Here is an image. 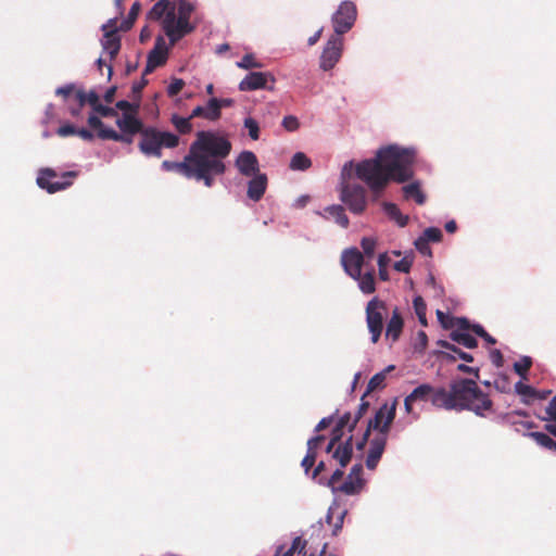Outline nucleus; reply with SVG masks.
I'll return each mask as SVG.
<instances>
[{
	"label": "nucleus",
	"mask_w": 556,
	"mask_h": 556,
	"mask_svg": "<svg viewBox=\"0 0 556 556\" xmlns=\"http://www.w3.org/2000/svg\"><path fill=\"white\" fill-rule=\"evenodd\" d=\"M138 105H135L126 100H121L116 103V109L124 111V113H129L136 111Z\"/></svg>",
	"instance_id": "nucleus-59"
},
{
	"label": "nucleus",
	"mask_w": 556,
	"mask_h": 556,
	"mask_svg": "<svg viewBox=\"0 0 556 556\" xmlns=\"http://www.w3.org/2000/svg\"><path fill=\"white\" fill-rule=\"evenodd\" d=\"M190 115L188 117H181L177 114H173L170 123L180 135H187L192 131V123Z\"/></svg>",
	"instance_id": "nucleus-31"
},
{
	"label": "nucleus",
	"mask_w": 556,
	"mask_h": 556,
	"mask_svg": "<svg viewBox=\"0 0 556 556\" xmlns=\"http://www.w3.org/2000/svg\"><path fill=\"white\" fill-rule=\"evenodd\" d=\"M333 421V418L332 416H329V417H325L323 418L318 424L317 426L315 427V431L316 432H320L325 429H327Z\"/></svg>",
	"instance_id": "nucleus-64"
},
{
	"label": "nucleus",
	"mask_w": 556,
	"mask_h": 556,
	"mask_svg": "<svg viewBox=\"0 0 556 556\" xmlns=\"http://www.w3.org/2000/svg\"><path fill=\"white\" fill-rule=\"evenodd\" d=\"M222 113L218 111L217 98H211L205 106H197L192 110L190 118L202 117L211 122L219 119Z\"/></svg>",
	"instance_id": "nucleus-20"
},
{
	"label": "nucleus",
	"mask_w": 556,
	"mask_h": 556,
	"mask_svg": "<svg viewBox=\"0 0 556 556\" xmlns=\"http://www.w3.org/2000/svg\"><path fill=\"white\" fill-rule=\"evenodd\" d=\"M396 405L397 401L394 399L390 405L386 403L376 412L375 416L368 420L362 439L356 443L357 450L363 451L365 448L371 430L378 431L377 435L388 438L390 427L395 418Z\"/></svg>",
	"instance_id": "nucleus-6"
},
{
	"label": "nucleus",
	"mask_w": 556,
	"mask_h": 556,
	"mask_svg": "<svg viewBox=\"0 0 556 556\" xmlns=\"http://www.w3.org/2000/svg\"><path fill=\"white\" fill-rule=\"evenodd\" d=\"M361 245L363 248L365 256H367L368 258H372L376 249V240L370 237L363 238Z\"/></svg>",
	"instance_id": "nucleus-43"
},
{
	"label": "nucleus",
	"mask_w": 556,
	"mask_h": 556,
	"mask_svg": "<svg viewBox=\"0 0 556 556\" xmlns=\"http://www.w3.org/2000/svg\"><path fill=\"white\" fill-rule=\"evenodd\" d=\"M93 111L96 113H98L99 115H101L102 117H115L117 116V112L115 109L113 108H110V106H105L101 103H99L94 109Z\"/></svg>",
	"instance_id": "nucleus-52"
},
{
	"label": "nucleus",
	"mask_w": 556,
	"mask_h": 556,
	"mask_svg": "<svg viewBox=\"0 0 556 556\" xmlns=\"http://www.w3.org/2000/svg\"><path fill=\"white\" fill-rule=\"evenodd\" d=\"M352 416L351 413H345L343 416L340 417V419L337 422V427L339 428H345L348 427L350 429V425L352 424Z\"/></svg>",
	"instance_id": "nucleus-63"
},
{
	"label": "nucleus",
	"mask_w": 556,
	"mask_h": 556,
	"mask_svg": "<svg viewBox=\"0 0 556 556\" xmlns=\"http://www.w3.org/2000/svg\"><path fill=\"white\" fill-rule=\"evenodd\" d=\"M275 77L268 72H251L239 84L241 91L274 90Z\"/></svg>",
	"instance_id": "nucleus-13"
},
{
	"label": "nucleus",
	"mask_w": 556,
	"mask_h": 556,
	"mask_svg": "<svg viewBox=\"0 0 556 556\" xmlns=\"http://www.w3.org/2000/svg\"><path fill=\"white\" fill-rule=\"evenodd\" d=\"M546 413L549 416L552 422H556V395L551 400L546 407Z\"/></svg>",
	"instance_id": "nucleus-62"
},
{
	"label": "nucleus",
	"mask_w": 556,
	"mask_h": 556,
	"mask_svg": "<svg viewBox=\"0 0 556 556\" xmlns=\"http://www.w3.org/2000/svg\"><path fill=\"white\" fill-rule=\"evenodd\" d=\"M338 489V492L346 495H354L361 492L363 485L362 483H358L354 478H350V476H348L346 480L339 484Z\"/></svg>",
	"instance_id": "nucleus-36"
},
{
	"label": "nucleus",
	"mask_w": 556,
	"mask_h": 556,
	"mask_svg": "<svg viewBox=\"0 0 556 556\" xmlns=\"http://www.w3.org/2000/svg\"><path fill=\"white\" fill-rule=\"evenodd\" d=\"M415 313L418 317L419 323L422 326H427L426 311L427 305L421 296H416L413 301Z\"/></svg>",
	"instance_id": "nucleus-40"
},
{
	"label": "nucleus",
	"mask_w": 556,
	"mask_h": 556,
	"mask_svg": "<svg viewBox=\"0 0 556 556\" xmlns=\"http://www.w3.org/2000/svg\"><path fill=\"white\" fill-rule=\"evenodd\" d=\"M236 166L245 177H252L260 173L258 160L252 151H242L236 160Z\"/></svg>",
	"instance_id": "nucleus-17"
},
{
	"label": "nucleus",
	"mask_w": 556,
	"mask_h": 556,
	"mask_svg": "<svg viewBox=\"0 0 556 556\" xmlns=\"http://www.w3.org/2000/svg\"><path fill=\"white\" fill-rule=\"evenodd\" d=\"M244 127L248 129L251 139L257 140L260 138L258 123L254 118L247 117L244 119Z\"/></svg>",
	"instance_id": "nucleus-42"
},
{
	"label": "nucleus",
	"mask_w": 556,
	"mask_h": 556,
	"mask_svg": "<svg viewBox=\"0 0 556 556\" xmlns=\"http://www.w3.org/2000/svg\"><path fill=\"white\" fill-rule=\"evenodd\" d=\"M415 152L397 146H388L377 151L372 159L356 165V176L379 198L390 181L405 182L414 176Z\"/></svg>",
	"instance_id": "nucleus-1"
},
{
	"label": "nucleus",
	"mask_w": 556,
	"mask_h": 556,
	"mask_svg": "<svg viewBox=\"0 0 556 556\" xmlns=\"http://www.w3.org/2000/svg\"><path fill=\"white\" fill-rule=\"evenodd\" d=\"M440 391L439 388H434L429 383H422L415 388L410 393V400H414L415 402H428L430 401L433 405V401L437 397L438 392Z\"/></svg>",
	"instance_id": "nucleus-24"
},
{
	"label": "nucleus",
	"mask_w": 556,
	"mask_h": 556,
	"mask_svg": "<svg viewBox=\"0 0 556 556\" xmlns=\"http://www.w3.org/2000/svg\"><path fill=\"white\" fill-rule=\"evenodd\" d=\"M341 263L351 278H359V273L365 265L364 255L357 249L345 250L342 253Z\"/></svg>",
	"instance_id": "nucleus-16"
},
{
	"label": "nucleus",
	"mask_w": 556,
	"mask_h": 556,
	"mask_svg": "<svg viewBox=\"0 0 556 556\" xmlns=\"http://www.w3.org/2000/svg\"><path fill=\"white\" fill-rule=\"evenodd\" d=\"M404 327L403 317L397 307L392 311L386 328V338H391L393 342L397 341Z\"/></svg>",
	"instance_id": "nucleus-23"
},
{
	"label": "nucleus",
	"mask_w": 556,
	"mask_h": 556,
	"mask_svg": "<svg viewBox=\"0 0 556 556\" xmlns=\"http://www.w3.org/2000/svg\"><path fill=\"white\" fill-rule=\"evenodd\" d=\"M403 193L406 199H415L416 203L421 205L426 201V195L420 190L417 182H413L403 187Z\"/></svg>",
	"instance_id": "nucleus-34"
},
{
	"label": "nucleus",
	"mask_w": 556,
	"mask_h": 556,
	"mask_svg": "<svg viewBox=\"0 0 556 556\" xmlns=\"http://www.w3.org/2000/svg\"><path fill=\"white\" fill-rule=\"evenodd\" d=\"M353 455V435H350L344 442L338 443L332 453V457L338 460L342 468L346 467Z\"/></svg>",
	"instance_id": "nucleus-22"
},
{
	"label": "nucleus",
	"mask_w": 556,
	"mask_h": 556,
	"mask_svg": "<svg viewBox=\"0 0 556 556\" xmlns=\"http://www.w3.org/2000/svg\"><path fill=\"white\" fill-rule=\"evenodd\" d=\"M195 5L188 0H159L147 13V20L161 21L162 28L170 46L195 29L190 22Z\"/></svg>",
	"instance_id": "nucleus-3"
},
{
	"label": "nucleus",
	"mask_w": 556,
	"mask_h": 556,
	"mask_svg": "<svg viewBox=\"0 0 556 556\" xmlns=\"http://www.w3.org/2000/svg\"><path fill=\"white\" fill-rule=\"evenodd\" d=\"M412 265L413 260L408 256H405L394 264V269L400 273H408L410 270Z\"/></svg>",
	"instance_id": "nucleus-53"
},
{
	"label": "nucleus",
	"mask_w": 556,
	"mask_h": 556,
	"mask_svg": "<svg viewBox=\"0 0 556 556\" xmlns=\"http://www.w3.org/2000/svg\"><path fill=\"white\" fill-rule=\"evenodd\" d=\"M117 127L121 131H127L130 134H140L143 131L146 126L137 118L132 113H124L121 118L116 121Z\"/></svg>",
	"instance_id": "nucleus-21"
},
{
	"label": "nucleus",
	"mask_w": 556,
	"mask_h": 556,
	"mask_svg": "<svg viewBox=\"0 0 556 556\" xmlns=\"http://www.w3.org/2000/svg\"><path fill=\"white\" fill-rule=\"evenodd\" d=\"M386 312V303L378 298H372L366 305V323L372 343H377L381 337Z\"/></svg>",
	"instance_id": "nucleus-9"
},
{
	"label": "nucleus",
	"mask_w": 556,
	"mask_h": 556,
	"mask_svg": "<svg viewBox=\"0 0 556 556\" xmlns=\"http://www.w3.org/2000/svg\"><path fill=\"white\" fill-rule=\"evenodd\" d=\"M237 66L240 68H252V67H260L261 64L254 61V56L252 54H245L241 61L237 63Z\"/></svg>",
	"instance_id": "nucleus-51"
},
{
	"label": "nucleus",
	"mask_w": 556,
	"mask_h": 556,
	"mask_svg": "<svg viewBox=\"0 0 556 556\" xmlns=\"http://www.w3.org/2000/svg\"><path fill=\"white\" fill-rule=\"evenodd\" d=\"M357 16V9L354 2L343 1L333 13L331 22L333 25V35L342 37L354 25Z\"/></svg>",
	"instance_id": "nucleus-10"
},
{
	"label": "nucleus",
	"mask_w": 556,
	"mask_h": 556,
	"mask_svg": "<svg viewBox=\"0 0 556 556\" xmlns=\"http://www.w3.org/2000/svg\"><path fill=\"white\" fill-rule=\"evenodd\" d=\"M325 213H327L330 217L334 219V222L340 225L342 228H348L350 220L345 214V210L341 205H330L325 208Z\"/></svg>",
	"instance_id": "nucleus-29"
},
{
	"label": "nucleus",
	"mask_w": 556,
	"mask_h": 556,
	"mask_svg": "<svg viewBox=\"0 0 556 556\" xmlns=\"http://www.w3.org/2000/svg\"><path fill=\"white\" fill-rule=\"evenodd\" d=\"M134 135L127 131H122V134L115 131L114 129H101L98 132V137L103 140H113L117 142H123L126 144H130L134 141Z\"/></svg>",
	"instance_id": "nucleus-26"
},
{
	"label": "nucleus",
	"mask_w": 556,
	"mask_h": 556,
	"mask_svg": "<svg viewBox=\"0 0 556 556\" xmlns=\"http://www.w3.org/2000/svg\"><path fill=\"white\" fill-rule=\"evenodd\" d=\"M350 478H354L358 483H362L364 486V479H363V465L362 464H355L349 473Z\"/></svg>",
	"instance_id": "nucleus-56"
},
{
	"label": "nucleus",
	"mask_w": 556,
	"mask_h": 556,
	"mask_svg": "<svg viewBox=\"0 0 556 556\" xmlns=\"http://www.w3.org/2000/svg\"><path fill=\"white\" fill-rule=\"evenodd\" d=\"M515 391L519 394V395H522V396H530V397H534L536 396V391L534 388H532L531 386L529 384H525L523 382L521 381H518L516 384H515Z\"/></svg>",
	"instance_id": "nucleus-46"
},
{
	"label": "nucleus",
	"mask_w": 556,
	"mask_h": 556,
	"mask_svg": "<svg viewBox=\"0 0 556 556\" xmlns=\"http://www.w3.org/2000/svg\"><path fill=\"white\" fill-rule=\"evenodd\" d=\"M343 475H344V472H343L342 467H341L340 469L334 470L329 479L324 480V478H320L319 479V483L329 486L332 490V492L336 493V492L339 491V489H338L339 484L338 483L343 478Z\"/></svg>",
	"instance_id": "nucleus-41"
},
{
	"label": "nucleus",
	"mask_w": 556,
	"mask_h": 556,
	"mask_svg": "<svg viewBox=\"0 0 556 556\" xmlns=\"http://www.w3.org/2000/svg\"><path fill=\"white\" fill-rule=\"evenodd\" d=\"M207 150L199 152L188 179L203 181L207 188L214 184V176L224 175L226 159L231 151V142L214 131L206 132Z\"/></svg>",
	"instance_id": "nucleus-4"
},
{
	"label": "nucleus",
	"mask_w": 556,
	"mask_h": 556,
	"mask_svg": "<svg viewBox=\"0 0 556 556\" xmlns=\"http://www.w3.org/2000/svg\"><path fill=\"white\" fill-rule=\"evenodd\" d=\"M421 237L428 242H440L442 239V231L437 227H429L424 231Z\"/></svg>",
	"instance_id": "nucleus-45"
},
{
	"label": "nucleus",
	"mask_w": 556,
	"mask_h": 556,
	"mask_svg": "<svg viewBox=\"0 0 556 556\" xmlns=\"http://www.w3.org/2000/svg\"><path fill=\"white\" fill-rule=\"evenodd\" d=\"M168 47L162 36H157L153 49L149 52L143 75L151 74L156 67L166 63Z\"/></svg>",
	"instance_id": "nucleus-15"
},
{
	"label": "nucleus",
	"mask_w": 556,
	"mask_h": 556,
	"mask_svg": "<svg viewBox=\"0 0 556 556\" xmlns=\"http://www.w3.org/2000/svg\"><path fill=\"white\" fill-rule=\"evenodd\" d=\"M77 132V128L72 124H65L58 128L56 134L60 137L74 136Z\"/></svg>",
	"instance_id": "nucleus-54"
},
{
	"label": "nucleus",
	"mask_w": 556,
	"mask_h": 556,
	"mask_svg": "<svg viewBox=\"0 0 556 556\" xmlns=\"http://www.w3.org/2000/svg\"><path fill=\"white\" fill-rule=\"evenodd\" d=\"M282 126L288 131H295L300 127L298 117L293 115L285 116L282 119Z\"/></svg>",
	"instance_id": "nucleus-50"
},
{
	"label": "nucleus",
	"mask_w": 556,
	"mask_h": 556,
	"mask_svg": "<svg viewBox=\"0 0 556 556\" xmlns=\"http://www.w3.org/2000/svg\"><path fill=\"white\" fill-rule=\"evenodd\" d=\"M531 366L532 358L530 356H522L518 362L514 364V370L522 379H527V375Z\"/></svg>",
	"instance_id": "nucleus-39"
},
{
	"label": "nucleus",
	"mask_w": 556,
	"mask_h": 556,
	"mask_svg": "<svg viewBox=\"0 0 556 556\" xmlns=\"http://www.w3.org/2000/svg\"><path fill=\"white\" fill-rule=\"evenodd\" d=\"M438 345L451 351L452 353L456 354L460 359H463L465 362H468V363L473 362V357L471 354L463 352L459 348H457L456 345H454L445 340L438 341Z\"/></svg>",
	"instance_id": "nucleus-38"
},
{
	"label": "nucleus",
	"mask_w": 556,
	"mask_h": 556,
	"mask_svg": "<svg viewBox=\"0 0 556 556\" xmlns=\"http://www.w3.org/2000/svg\"><path fill=\"white\" fill-rule=\"evenodd\" d=\"M206 132L207 130H200L195 135V140L191 143L189 148L188 154L184 157L181 162H173V161H163L162 168L166 172H176L186 178L189 177L194 161L198 156L199 152H203L207 150V141H206Z\"/></svg>",
	"instance_id": "nucleus-7"
},
{
	"label": "nucleus",
	"mask_w": 556,
	"mask_h": 556,
	"mask_svg": "<svg viewBox=\"0 0 556 556\" xmlns=\"http://www.w3.org/2000/svg\"><path fill=\"white\" fill-rule=\"evenodd\" d=\"M395 367L393 365L388 366L380 372H377L374 375L370 380L368 381L366 392L364 393V396H367L369 393L381 390L386 387V379L388 372L392 371Z\"/></svg>",
	"instance_id": "nucleus-25"
},
{
	"label": "nucleus",
	"mask_w": 556,
	"mask_h": 556,
	"mask_svg": "<svg viewBox=\"0 0 556 556\" xmlns=\"http://www.w3.org/2000/svg\"><path fill=\"white\" fill-rule=\"evenodd\" d=\"M435 408L445 410H470L485 417L493 408V402L472 379L460 378L451 382L450 388L440 387L433 401Z\"/></svg>",
	"instance_id": "nucleus-2"
},
{
	"label": "nucleus",
	"mask_w": 556,
	"mask_h": 556,
	"mask_svg": "<svg viewBox=\"0 0 556 556\" xmlns=\"http://www.w3.org/2000/svg\"><path fill=\"white\" fill-rule=\"evenodd\" d=\"M341 201L354 214H362L367 206L366 190L361 185H346L341 190Z\"/></svg>",
	"instance_id": "nucleus-12"
},
{
	"label": "nucleus",
	"mask_w": 556,
	"mask_h": 556,
	"mask_svg": "<svg viewBox=\"0 0 556 556\" xmlns=\"http://www.w3.org/2000/svg\"><path fill=\"white\" fill-rule=\"evenodd\" d=\"M437 317L444 329H452L455 327V318L446 315L442 311H437Z\"/></svg>",
	"instance_id": "nucleus-48"
},
{
	"label": "nucleus",
	"mask_w": 556,
	"mask_h": 556,
	"mask_svg": "<svg viewBox=\"0 0 556 556\" xmlns=\"http://www.w3.org/2000/svg\"><path fill=\"white\" fill-rule=\"evenodd\" d=\"M343 47V37L338 35L330 36L320 55L319 66L323 71H330L336 66L342 56Z\"/></svg>",
	"instance_id": "nucleus-11"
},
{
	"label": "nucleus",
	"mask_w": 556,
	"mask_h": 556,
	"mask_svg": "<svg viewBox=\"0 0 556 556\" xmlns=\"http://www.w3.org/2000/svg\"><path fill=\"white\" fill-rule=\"evenodd\" d=\"M450 338L452 341L457 342L467 349H475L478 346L477 339L467 332L452 331Z\"/></svg>",
	"instance_id": "nucleus-32"
},
{
	"label": "nucleus",
	"mask_w": 556,
	"mask_h": 556,
	"mask_svg": "<svg viewBox=\"0 0 556 556\" xmlns=\"http://www.w3.org/2000/svg\"><path fill=\"white\" fill-rule=\"evenodd\" d=\"M364 399H365V396L363 395L362 403L359 404L358 410L355 414V416L352 420V424L350 425V432H352L356 428L357 422L365 415V413L367 412V409L369 407V403L366 402Z\"/></svg>",
	"instance_id": "nucleus-44"
},
{
	"label": "nucleus",
	"mask_w": 556,
	"mask_h": 556,
	"mask_svg": "<svg viewBox=\"0 0 556 556\" xmlns=\"http://www.w3.org/2000/svg\"><path fill=\"white\" fill-rule=\"evenodd\" d=\"M78 176L75 170L64 172L59 175L53 168H41L37 176V185L49 193H55L67 189L73 185V179Z\"/></svg>",
	"instance_id": "nucleus-8"
},
{
	"label": "nucleus",
	"mask_w": 556,
	"mask_h": 556,
	"mask_svg": "<svg viewBox=\"0 0 556 556\" xmlns=\"http://www.w3.org/2000/svg\"><path fill=\"white\" fill-rule=\"evenodd\" d=\"M140 9H141L140 2H138V1L134 2L130 8L127 18L121 23L118 29L122 31H128L134 26L135 21L137 20L138 15H139Z\"/></svg>",
	"instance_id": "nucleus-35"
},
{
	"label": "nucleus",
	"mask_w": 556,
	"mask_h": 556,
	"mask_svg": "<svg viewBox=\"0 0 556 556\" xmlns=\"http://www.w3.org/2000/svg\"><path fill=\"white\" fill-rule=\"evenodd\" d=\"M267 176L266 174L258 173L248 182L247 194L248 198L257 202L260 201L267 188Z\"/></svg>",
	"instance_id": "nucleus-19"
},
{
	"label": "nucleus",
	"mask_w": 556,
	"mask_h": 556,
	"mask_svg": "<svg viewBox=\"0 0 556 556\" xmlns=\"http://www.w3.org/2000/svg\"><path fill=\"white\" fill-rule=\"evenodd\" d=\"M388 438L383 435H376L371 442L368 451V455L366 458V466L368 469H376L383 452L386 448Z\"/></svg>",
	"instance_id": "nucleus-18"
},
{
	"label": "nucleus",
	"mask_w": 556,
	"mask_h": 556,
	"mask_svg": "<svg viewBox=\"0 0 556 556\" xmlns=\"http://www.w3.org/2000/svg\"><path fill=\"white\" fill-rule=\"evenodd\" d=\"M358 281L361 291L365 294H371L376 291L375 270L370 268L364 275L359 273V278H353Z\"/></svg>",
	"instance_id": "nucleus-27"
},
{
	"label": "nucleus",
	"mask_w": 556,
	"mask_h": 556,
	"mask_svg": "<svg viewBox=\"0 0 556 556\" xmlns=\"http://www.w3.org/2000/svg\"><path fill=\"white\" fill-rule=\"evenodd\" d=\"M491 362L497 367H502L504 365V357L500 350L494 349L490 352Z\"/></svg>",
	"instance_id": "nucleus-58"
},
{
	"label": "nucleus",
	"mask_w": 556,
	"mask_h": 556,
	"mask_svg": "<svg viewBox=\"0 0 556 556\" xmlns=\"http://www.w3.org/2000/svg\"><path fill=\"white\" fill-rule=\"evenodd\" d=\"M185 81L181 78H173L167 87V94L169 97L177 96L184 88Z\"/></svg>",
	"instance_id": "nucleus-47"
},
{
	"label": "nucleus",
	"mask_w": 556,
	"mask_h": 556,
	"mask_svg": "<svg viewBox=\"0 0 556 556\" xmlns=\"http://www.w3.org/2000/svg\"><path fill=\"white\" fill-rule=\"evenodd\" d=\"M325 439L326 437L323 434H318L316 437L311 438L307 441V450L317 453L318 447L325 441Z\"/></svg>",
	"instance_id": "nucleus-55"
},
{
	"label": "nucleus",
	"mask_w": 556,
	"mask_h": 556,
	"mask_svg": "<svg viewBox=\"0 0 556 556\" xmlns=\"http://www.w3.org/2000/svg\"><path fill=\"white\" fill-rule=\"evenodd\" d=\"M88 125L93 128V129H97L98 132L101 131V129H106L104 126H103V123L102 121L97 116V115H90L88 117Z\"/></svg>",
	"instance_id": "nucleus-60"
},
{
	"label": "nucleus",
	"mask_w": 556,
	"mask_h": 556,
	"mask_svg": "<svg viewBox=\"0 0 556 556\" xmlns=\"http://www.w3.org/2000/svg\"><path fill=\"white\" fill-rule=\"evenodd\" d=\"M533 439L540 446L556 452V441H554L547 433L544 432H529L527 434Z\"/></svg>",
	"instance_id": "nucleus-33"
},
{
	"label": "nucleus",
	"mask_w": 556,
	"mask_h": 556,
	"mask_svg": "<svg viewBox=\"0 0 556 556\" xmlns=\"http://www.w3.org/2000/svg\"><path fill=\"white\" fill-rule=\"evenodd\" d=\"M386 214L393 219L400 227H405L408 223V216L403 215L394 203L384 202L382 204Z\"/></svg>",
	"instance_id": "nucleus-30"
},
{
	"label": "nucleus",
	"mask_w": 556,
	"mask_h": 556,
	"mask_svg": "<svg viewBox=\"0 0 556 556\" xmlns=\"http://www.w3.org/2000/svg\"><path fill=\"white\" fill-rule=\"evenodd\" d=\"M104 36L101 41L103 50L109 54L110 61H113L121 50V37L117 35L116 18H111L102 26Z\"/></svg>",
	"instance_id": "nucleus-14"
},
{
	"label": "nucleus",
	"mask_w": 556,
	"mask_h": 556,
	"mask_svg": "<svg viewBox=\"0 0 556 556\" xmlns=\"http://www.w3.org/2000/svg\"><path fill=\"white\" fill-rule=\"evenodd\" d=\"M75 91V87L73 84H68L62 87H59L55 91L58 96H62L64 99H66L68 96H71Z\"/></svg>",
	"instance_id": "nucleus-61"
},
{
	"label": "nucleus",
	"mask_w": 556,
	"mask_h": 556,
	"mask_svg": "<svg viewBox=\"0 0 556 556\" xmlns=\"http://www.w3.org/2000/svg\"><path fill=\"white\" fill-rule=\"evenodd\" d=\"M317 454L316 452H312L307 450L305 457L302 459L301 466L303 467L306 473L314 467L316 462Z\"/></svg>",
	"instance_id": "nucleus-49"
},
{
	"label": "nucleus",
	"mask_w": 556,
	"mask_h": 556,
	"mask_svg": "<svg viewBox=\"0 0 556 556\" xmlns=\"http://www.w3.org/2000/svg\"><path fill=\"white\" fill-rule=\"evenodd\" d=\"M139 150L146 156H162V149H174L179 144V137L169 131H162L155 127L148 126L141 132Z\"/></svg>",
	"instance_id": "nucleus-5"
},
{
	"label": "nucleus",
	"mask_w": 556,
	"mask_h": 556,
	"mask_svg": "<svg viewBox=\"0 0 556 556\" xmlns=\"http://www.w3.org/2000/svg\"><path fill=\"white\" fill-rule=\"evenodd\" d=\"M416 249L424 255H431V250L429 247V242L425 240L422 237H419L415 241Z\"/></svg>",
	"instance_id": "nucleus-57"
},
{
	"label": "nucleus",
	"mask_w": 556,
	"mask_h": 556,
	"mask_svg": "<svg viewBox=\"0 0 556 556\" xmlns=\"http://www.w3.org/2000/svg\"><path fill=\"white\" fill-rule=\"evenodd\" d=\"M311 166V160L303 152H296L290 162V168L293 170H305Z\"/></svg>",
	"instance_id": "nucleus-37"
},
{
	"label": "nucleus",
	"mask_w": 556,
	"mask_h": 556,
	"mask_svg": "<svg viewBox=\"0 0 556 556\" xmlns=\"http://www.w3.org/2000/svg\"><path fill=\"white\" fill-rule=\"evenodd\" d=\"M305 547H306V541L302 540L301 536H296L293 539L292 545L288 549L285 551L283 546H280L277 549V553L275 556H293L294 553H296V552L300 555L305 556L306 555Z\"/></svg>",
	"instance_id": "nucleus-28"
}]
</instances>
